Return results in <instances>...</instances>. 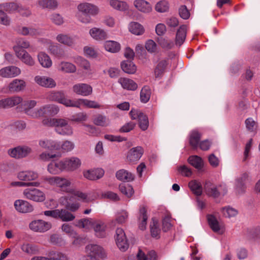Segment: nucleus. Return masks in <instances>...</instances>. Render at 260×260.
<instances>
[{"label": "nucleus", "mask_w": 260, "mask_h": 260, "mask_svg": "<svg viewBox=\"0 0 260 260\" xmlns=\"http://www.w3.org/2000/svg\"><path fill=\"white\" fill-rule=\"evenodd\" d=\"M93 122L95 125L101 126H106L109 123V121L106 117L101 114L95 115Z\"/></svg>", "instance_id": "49"}, {"label": "nucleus", "mask_w": 260, "mask_h": 260, "mask_svg": "<svg viewBox=\"0 0 260 260\" xmlns=\"http://www.w3.org/2000/svg\"><path fill=\"white\" fill-rule=\"evenodd\" d=\"M49 50L51 53L58 57H62L64 56L63 50L58 46L51 45L49 47Z\"/></svg>", "instance_id": "61"}, {"label": "nucleus", "mask_w": 260, "mask_h": 260, "mask_svg": "<svg viewBox=\"0 0 260 260\" xmlns=\"http://www.w3.org/2000/svg\"><path fill=\"white\" fill-rule=\"evenodd\" d=\"M21 70L15 66H9L0 70V75L5 78H12L19 75Z\"/></svg>", "instance_id": "19"}, {"label": "nucleus", "mask_w": 260, "mask_h": 260, "mask_svg": "<svg viewBox=\"0 0 260 260\" xmlns=\"http://www.w3.org/2000/svg\"><path fill=\"white\" fill-rule=\"evenodd\" d=\"M58 70L67 73H73L76 71V67L71 62L61 61L58 65Z\"/></svg>", "instance_id": "35"}, {"label": "nucleus", "mask_w": 260, "mask_h": 260, "mask_svg": "<svg viewBox=\"0 0 260 260\" xmlns=\"http://www.w3.org/2000/svg\"><path fill=\"white\" fill-rule=\"evenodd\" d=\"M95 220L90 218H83L78 221L76 225L80 228H89L92 227V223Z\"/></svg>", "instance_id": "53"}, {"label": "nucleus", "mask_w": 260, "mask_h": 260, "mask_svg": "<svg viewBox=\"0 0 260 260\" xmlns=\"http://www.w3.org/2000/svg\"><path fill=\"white\" fill-rule=\"evenodd\" d=\"M38 175L32 171H22L18 174V178L22 181H31L37 179Z\"/></svg>", "instance_id": "34"}, {"label": "nucleus", "mask_w": 260, "mask_h": 260, "mask_svg": "<svg viewBox=\"0 0 260 260\" xmlns=\"http://www.w3.org/2000/svg\"><path fill=\"white\" fill-rule=\"evenodd\" d=\"M150 229L152 236L156 238H159L160 230L158 227V223L156 220H154L153 219V224L150 225Z\"/></svg>", "instance_id": "56"}, {"label": "nucleus", "mask_w": 260, "mask_h": 260, "mask_svg": "<svg viewBox=\"0 0 260 260\" xmlns=\"http://www.w3.org/2000/svg\"><path fill=\"white\" fill-rule=\"evenodd\" d=\"M134 5L138 10L143 13H149L152 10L151 5L145 0H135Z\"/></svg>", "instance_id": "23"}, {"label": "nucleus", "mask_w": 260, "mask_h": 260, "mask_svg": "<svg viewBox=\"0 0 260 260\" xmlns=\"http://www.w3.org/2000/svg\"><path fill=\"white\" fill-rule=\"evenodd\" d=\"M75 62L78 65L86 70H90V65L88 60L80 56L75 58Z\"/></svg>", "instance_id": "55"}, {"label": "nucleus", "mask_w": 260, "mask_h": 260, "mask_svg": "<svg viewBox=\"0 0 260 260\" xmlns=\"http://www.w3.org/2000/svg\"><path fill=\"white\" fill-rule=\"evenodd\" d=\"M46 181L50 185H54L60 188L62 191L71 192L69 187L71 184V181L68 178L59 176L47 178Z\"/></svg>", "instance_id": "1"}, {"label": "nucleus", "mask_w": 260, "mask_h": 260, "mask_svg": "<svg viewBox=\"0 0 260 260\" xmlns=\"http://www.w3.org/2000/svg\"><path fill=\"white\" fill-rule=\"evenodd\" d=\"M147 219L146 207L145 206H141L139 208L138 217L139 227L140 230L143 231L146 229Z\"/></svg>", "instance_id": "21"}, {"label": "nucleus", "mask_w": 260, "mask_h": 260, "mask_svg": "<svg viewBox=\"0 0 260 260\" xmlns=\"http://www.w3.org/2000/svg\"><path fill=\"white\" fill-rule=\"evenodd\" d=\"M143 153V148L141 146L132 148L127 152L126 160L129 163L135 164L140 159Z\"/></svg>", "instance_id": "10"}, {"label": "nucleus", "mask_w": 260, "mask_h": 260, "mask_svg": "<svg viewBox=\"0 0 260 260\" xmlns=\"http://www.w3.org/2000/svg\"><path fill=\"white\" fill-rule=\"evenodd\" d=\"M20 7L15 3H5L0 5V9H2L8 13L18 12Z\"/></svg>", "instance_id": "33"}, {"label": "nucleus", "mask_w": 260, "mask_h": 260, "mask_svg": "<svg viewBox=\"0 0 260 260\" xmlns=\"http://www.w3.org/2000/svg\"><path fill=\"white\" fill-rule=\"evenodd\" d=\"M39 145L41 148L49 150H60V143L51 139H43L39 140Z\"/></svg>", "instance_id": "17"}, {"label": "nucleus", "mask_w": 260, "mask_h": 260, "mask_svg": "<svg viewBox=\"0 0 260 260\" xmlns=\"http://www.w3.org/2000/svg\"><path fill=\"white\" fill-rule=\"evenodd\" d=\"M34 80L39 85L45 87L52 88L56 86L55 81L51 78L44 76H36Z\"/></svg>", "instance_id": "15"}, {"label": "nucleus", "mask_w": 260, "mask_h": 260, "mask_svg": "<svg viewBox=\"0 0 260 260\" xmlns=\"http://www.w3.org/2000/svg\"><path fill=\"white\" fill-rule=\"evenodd\" d=\"M23 194L27 199L35 202H43L45 200L44 193L36 188L25 189L23 191Z\"/></svg>", "instance_id": "6"}, {"label": "nucleus", "mask_w": 260, "mask_h": 260, "mask_svg": "<svg viewBox=\"0 0 260 260\" xmlns=\"http://www.w3.org/2000/svg\"><path fill=\"white\" fill-rule=\"evenodd\" d=\"M3 9H0V23L8 26L10 24L11 20Z\"/></svg>", "instance_id": "60"}, {"label": "nucleus", "mask_w": 260, "mask_h": 260, "mask_svg": "<svg viewBox=\"0 0 260 260\" xmlns=\"http://www.w3.org/2000/svg\"><path fill=\"white\" fill-rule=\"evenodd\" d=\"M128 217V213L126 210H122L118 213L116 221L120 224L124 223L126 222Z\"/></svg>", "instance_id": "58"}, {"label": "nucleus", "mask_w": 260, "mask_h": 260, "mask_svg": "<svg viewBox=\"0 0 260 260\" xmlns=\"http://www.w3.org/2000/svg\"><path fill=\"white\" fill-rule=\"evenodd\" d=\"M26 83L23 80L15 79L9 85V90L11 92H19L23 90Z\"/></svg>", "instance_id": "26"}, {"label": "nucleus", "mask_w": 260, "mask_h": 260, "mask_svg": "<svg viewBox=\"0 0 260 260\" xmlns=\"http://www.w3.org/2000/svg\"><path fill=\"white\" fill-rule=\"evenodd\" d=\"M169 9V4L165 0L160 1L156 3L155 10L159 13L167 12Z\"/></svg>", "instance_id": "51"}, {"label": "nucleus", "mask_w": 260, "mask_h": 260, "mask_svg": "<svg viewBox=\"0 0 260 260\" xmlns=\"http://www.w3.org/2000/svg\"><path fill=\"white\" fill-rule=\"evenodd\" d=\"M51 21L57 25H60L64 23L63 18L59 14L54 13L50 16Z\"/></svg>", "instance_id": "63"}, {"label": "nucleus", "mask_w": 260, "mask_h": 260, "mask_svg": "<svg viewBox=\"0 0 260 260\" xmlns=\"http://www.w3.org/2000/svg\"><path fill=\"white\" fill-rule=\"evenodd\" d=\"M47 98L51 101H55L62 104L66 107H72L73 100L67 98L66 95L61 91H52L48 93Z\"/></svg>", "instance_id": "4"}, {"label": "nucleus", "mask_w": 260, "mask_h": 260, "mask_svg": "<svg viewBox=\"0 0 260 260\" xmlns=\"http://www.w3.org/2000/svg\"><path fill=\"white\" fill-rule=\"evenodd\" d=\"M94 230L95 235L100 238H104L106 236V224L102 220H95L92 223V227Z\"/></svg>", "instance_id": "16"}, {"label": "nucleus", "mask_w": 260, "mask_h": 260, "mask_svg": "<svg viewBox=\"0 0 260 260\" xmlns=\"http://www.w3.org/2000/svg\"><path fill=\"white\" fill-rule=\"evenodd\" d=\"M188 162L198 169H201L203 166V162L202 158L197 156L193 155L188 158Z\"/></svg>", "instance_id": "48"}, {"label": "nucleus", "mask_w": 260, "mask_h": 260, "mask_svg": "<svg viewBox=\"0 0 260 260\" xmlns=\"http://www.w3.org/2000/svg\"><path fill=\"white\" fill-rule=\"evenodd\" d=\"M158 43L161 47L166 49H170L174 46V43L172 41L162 38L158 40Z\"/></svg>", "instance_id": "64"}, {"label": "nucleus", "mask_w": 260, "mask_h": 260, "mask_svg": "<svg viewBox=\"0 0 260 260\" xmlns=\"http://www.w3.org/2000/svg\"><path fill=\"white\" fill-rule=\"evenodd\" d=\"M78 11L82 14H86L94 16L99 13L98 7L91 3H82L78 5L77 7Z\"/></svg>", "instance_id": "12"}, {"label": "nucleus", "mask_w": 260, "mask_h": 260, "mask_svg": "<svg viewBox=\"0 0 260 260\" xmlns=\"http://www.w3.org/2000/svg\"><path fill=\"white\" fill-rule=\"evenodd\" d=\"M168 65V60L164 59L160 61L154 70L155 77L161 76L164 73Z\"/></svg>", "instance_id": "45"}, {"label": "nucleus", "mask_w": 260, "mask_h": 260, "mask_svg": "<svg viewBox=\"0 0 260 260\" xmlns=\"http://www.w3.org/2000/svg\"><path fill=\"white\" fill-rule=\"evenodd\" d=\"M38 57L40 63L43 67L49 68L52 66V61L50 57L45 53L40 52Z\"/></svg>", "instance_id": "37"}, {"label": "nucleus", "mask_w": 260, "mask_h": 260, "mask_svg": "<svg viewBox=\"0 0 260 260\" xmlns=\"http://www.w3.org/2000/svg\"><path fill=\"white\" fill-rule=\"evenodd\" d=\"M53 126L55 131L60 135H70L73 133L71 127L67 120L62 118H54Z\"/></svg>", "instance_id": "2"}, {"label": "nucleus", "mask_w": 260, "mask_h": 260, "mask_svg": "<svg viewBox=\"0 0 260 260\" xmlns=\"http://www.w3.org/2000/svg\"><path fill=\"white\" fill-rule=\"evenodd\" d=\"M110 5L114 9L124 11L128 9V7L125 2L118 0H110Z\"/></svg>", "instance_id": "46"}, {"label": "nucleus", "mask_w": 260, "mask_h": 260, "mask_svg": "<svg viewBox=\"0 0 260 260\" xmlns=\"http://www.w3.org/2000/svg\"><path fill=\"white\" fill-rule=\"evenodd\" d=\"M75 216L66 209L59 210L58 218L62 221H70L73 220Z\"/></svg>", "instance_id": "40"}, {"label": "nucleus", "mask_w": 260, "mask_h": 260, "mask_svg": "<svg viewBox=\"0 0 260 260\" xmlns=\"http://www.w3.org/2000/svg\"><path fill=\"white\" fill-rule=\"evenodd\" d=\"M119 189L120 192L127 198L131 197L134 193L133 188L129 184L121 183L119 186Z\"/></svg>", "instance_id": "47"}, {"label": "nucleus", "mask_w": 260, "mask_h": 260, "mask_svg": "<svg viewBox=\"0 0 260 260\" xmlns=\"http://www.w3.org/2000/svg\"><path fill=\"white\" fill-rule=\"evenodd\" d=\"M223 215L226 217H232L237 215L238 211L234 208L231 207H224L221 209Z\"/></svg>", "instance_id": "57"}, {"label": "nucleus", "mask_w": 260, "mask_h": 260, "mask_svg": "<svg viewBox=\"0 0 260 260\" xmlns=\"http://www.w3.org/2000/svg\"><path fill=\"white\" fill-rule=\"evenodd\" d=\"M118 82L125 89L129 90H135L137 87V84L133 80L126 78H120Z\"/></svg>", "instance_id": "28"}, {"label": "nucleus", "mask_w": 260, "mask_h": 260, "mask_svg": "<svg viewBox=\"0 0 260 260\" xmlns=\"http://www.w3.org/2000/svg\"><path fill=\"white\" fill-rule=\"evenodd\" d=\"M116 242L119 249L122 251H126L128 248L125 233L121 228H117L116 231Z\"/></svg>", "instance_id": "9"}, {"label": "nucleus", "mask_w": 260, "mask_h": 260, "mask_svg": "<svg viewBox=\"0 0 260 260\" xmlns=\"http://www.w3.org/2000/svg\"><path fill=\"white\" fill-rule=\"evenodd\" d=\"M104 174V171L102 169L88 170L84 172V176L91 180H95L102 178Z\"/></svg>", "instance_id": "25"}, {"label": "nucleus", "mask_w": 260, "mask_h": 260, "mask_svg": "<svg viewBox=\"0 0 260 260\" xmlns=\"http://www.w3.org/2000/svg\"><path fill=\"white\" fill-rule=\"evenodd\" d=\"M151 91L149 87L144 86L141 90L140 93V99L143 103L147 102L150 97Z\"/></svg>", "instance_id": "54"}, {"label": "nucleus", "mask_w": 260, "mask_h": 260, "mask_svg": "<svg viewBox=\"0 0 260 260\" xmlns=\"http://www.w3.org/2000/svg\"><path fill=\"white\" fill-rule=\"evenodd\" d=\"M82 105L89 108L98 109L101 107L100 105L95 101L81 99L73 101L72 107L79 108Z\"/></svg>", "instance_id": "22"}, {"label": "nucleus", "mask_w": 260, "mask_h": 260, "mask_svg": "<svg viewBox=\"0 0 260 260\" xmlns=\"http://www.w3.org/2000/svg\"><path fill=\"white\" fill-rule=\"evenodd\" d=\"M60 150L62 152H69L74 149V144L72 142L67 140L63 142L61 145L60 144Z\"/></svg>", "instance_id": "59"}, {"label": "nucleus", "mask_w": 260, "mask_h": 260, "mask_svg": "<svg viewBox=\"0 0 260 260\" xmlns=\"http://www.w3.org/2000/svg\"><path fill=\"white\" fill-rule=\"evenodd\" d=\"M65 169L73 171L80 166V160L77 157H71L63 160Z\"/></svg>", "instance_id": "27"}, {"label": "nucleus", "mask_w": 260, "mask_h": 260, "mask_svg": "<svg viewBox=\"0 0 260 260\" xmlns=\"http://www.w3.org/2000/svg\"><path fill=\"white\" fill-rule=\"evenodd\" d=\"M177 171L181 175L187 177L190 176L192 174L191 169L185 165H182L178 167Z\"/></svg>", "instance_id": "62"}, {"label": "nucleus", "mask_w": 260, "mask_h": 260, "mask_svg": "<svg viewBox=\"0 0 260 260\" xmlns=\"http://www.w3.org/2000/svg\"><path fill=\"white\" fill-rule=\"evenodd\" d=\"M56 40L59 43L69 46H72L74 44L73 39L67 35H58L56 37Z\"/></svg>", "instance_id": "50"}, {"label": "nucleus", "mask_w": 260, "mask_h": 260, "mask_svg": "<svg viewBox=\"0 0 260 260\" xmlns=\"http://www.w3.org/2000/svg\"><path fill=\"white\" fill-rule=\"evenodd\" d=\"M208 220L210 228L214 232H218L220 230L219 222L215 216L209 215Z\"/></svg>", "instance_id": "52"}, {"label": "nucleus", "mask_w": 260, "mask_h": 260, "mask_svg": "<svg viewBox=\"0 0 260 260\" xmlns=\"http://www.w3.org/2000/svg\"><path fill=\"white\" fill-rule=\"evenodd\" d=\"M117 178L123 181H131L135 178V175L125 170H120L116 174Z\"/></svg>", "instance_id": "31"}, {"label": "nucleus", "mask_w": 260, "mask_h": 260, "mask_svg": "<svg viewBox=\"0 0 260 260\" xmlns=\"http://www.w3.org/2000/svg\"><path fill=\"white\" fill-rule=\"evenodd\" d=\"M73 90L77 94L88 96L92 92V87L85 83H78L73 86Z\"/></svg>", "instance_id": "14"}, {"label": "nucleus", "mask_w": 260, "mask_h": 260, "mask_svg": "<svg viewBox=\"0 0 260 260\" xmlns=\"http://www.w3.org/2000/svg\"><path fill=\"white\" fill-rule=\"evenodd\" d=\"M85 251L88 256L85 259H90V257L96 258V257L105 258L107 256L103 248L96 244L87 245Z\"/></svg>", "instance_id": "5"}, {"label": "nucleus", "mask_w": 260, "mask_h": 260, "mask_svg": "<svg viewBox=\"0 0 260 260\" xmlns=\"http://www.w3.org/2000/svg\"><path fill=\"white\" fill-rule=\"evenodd\" d=\"M65 170L63 160L59 161H53L48 166V171L52 174H58L59 172Z\"/></svg>", "instance_id": "24"}, {"label": "nucleus", "mask_w": 260, "mask_h": 260, "mask_svg": "<svg viewBox=\"0 0 260 260\" xmlns=\"http://www.w3.org/2000/svg\"><path fill=\"white\" fill-rule=\"evenodd\" d=\"M202 134L197 130L192 131L189 136V144L193 149H197L201 138Z\"/></svg>", "instance_id": "32"}, {"label": "nucleus", "mask_w": 260, "mask_h": 260, "mask_svg": "<svg viewBox=\"0 0 260 260\" xmlns=\"http://www.w3.org/2000/svg\"><path fill=\"white\" fill-rule=\"evenodd\" d=\"M105 49L112 53L118 52L120 50V45L114 41H107L104 43Z\"/></svg>", "instance_id": "38"}, {"label": "nucleus", "mask_w": 260, "mask_h": 260, "mask_svg": "<svg viewBox=\"0 0 260 260\" xmlns=\"http://www.w3.org/2000/svg\"><path fill=\"white\" fill-rule=\"evenodd\" d=\"M51 224L43 220H35L31 221L29 225V228L36 232L44 233L51 228Z\"/></svg>", "instance_id": "8"}, {"label": "nucleus", "mask_w": 260, "mask_h": 260, "mask_svg": "<svg viewBox=\"0 0 260 260\" xmlns=\"http://www.w3.org/2000/svg\"><path fill=\"white\" fill-rule=\"evenodd\" d=\"M122 70L127 74H134L137 70L136 65L132 60L123 61L121 63Z\"/></svg>", "instance_id": "36"}, {"label": "nucleus", "mask_w": 260, "mask_h": 260, "mask_svg": "<svg viewBox=\"0 0 260 260\" xmlns=\"http://www.w3.org/2000/svg\"><path fill=\"white\" fill-rule=\"evenodd\" d=\"M130 115L133 119H138L139 125L142 131L147 129L149 125V121L147 116L141 111L132 110Z\"/></svg>", "instance_id": "7"}, {"label": "nucleus", "mask_w": 260, "mask_h": 260, "mask_svg": "<svg viewBox=\"0 0 260 260\" xmlns=\"http://www.w3.org/2000/svg\"><path fill=\"white\" fill-rule=\"evenodd\" d=\"M38 5L43 9H55L58 6L56 0H39Z\"/></svg>", "instance_id": "39"}, {"label": "nucleus", "mask_w": 260, "mask_h": 260, "mask_svg": "<svg viewBox=\"0 0 260 260\" xmlns=\"http://www.w3.org/2000/svg\"><path fill=\"white\" fill-rule=\"evenodd\" d=\"M31 152V149L26 146H18L9 150V154L16 158H23L26 156Z\"/></svg>", "instance_id": "13"}, {"label": "nucleus", "mask_w": 260, "mask_h": 260, "mask_svg": "<svg viewBox=\"0 0 260 260\" xmlns=\"http://www.w3.org/2000/svg\"><path fill=\"white\" fill-rule=\"evenodd\" d=\"M89 34L94 40L102 41L106 39V31L100 28L93 27L89 30Z\"/></svg>", "instance_id": "29"}, {"label": "nucleus", "mask_w": 260, "mask_h": 260, "mask_svg": "<svg viewBox=\"0 0 260 260\" xmlns=\"http://www.w3.org/2000/svg\"><path fill=\"white\" fill-rule=\"evenodd\" d=\"M186 36V26L182 25L178 29L176 36V44L180 46L184 42Z\"/></svg>", "instance_id": "30"}, {"label": "nucleus", "mask_w": 260, "mask_h": 260, "mask_svg": "<svg viewBox=\"0 0 260 260\" xmlns=\"http://www.w3.org/2000/svg\"><path fill=\"white\" fill-rule=\"evenodd\" d=\"M14 206L17 211L21 213L30 212L33 210L32 206L27 201L22 200H16Z\"/></svg>", "instance_id": "20"}, {"label": "nucleus", "mask_w": 260, "mask_h": 260, "mask_svg": "<svg viewBox=\"0 0 260 260\" xmlns=\"http://www.w3.org/2000/svg\"><path fill=\"white\" fill-rule=\"evenodd\" d=\"M156 253L154 251H151L148 253V255L140 249H139L137 255V260H156Z\"/></svg>", "instance_id": "41"}, {"label": "nucleus", "mask_w": 260, "mask_h": 260, "mask_svg": "<svg viewBox=\"0 0 260 260\" xmlns=\"http://www.w3.org/2000/svg\"><path fill=\"white\" fill-rule=\"evenodd\" d=\"M59 111L58 107L54 105L49 104L41 107L36 111L33 112L31 116L37 118L42 116H53Z\"/></svg>", "instance_id": "3"}, {"label": "nucleus", "mask_w": 260, "mask_h": 260, "mask_svg": "<svg viewBox=\"0 0 260 260\" xmlns=\"http://www.w3.org/2000/svg\"><path fill=\"white\" fill-rule=\"evenodd\" d=\"M222 189L221 185L216 186L210 182H206L205 185V190L206 194L214 198H218L221 193L224 194L226 193V190L222 192Z\"/></svg>", "instance_id": "11"}, {"label": "nucleus", "mask_w": 260, "mask_h": 260, "mask_svg": "<svg viewBox=\"0 0 260 260\" xmlns=\"http://www.w3.org/2000/svg\"><path fill=\"white\" fill-rule=\"evenodd\" d=\"M15 54L17 57L26 65L29 66L34 65V60L26 50L16 48Z\"/></svg>", "instance_id": "18"}, {"label": "nucleus", "mask_w": 260, "mask_h": 260, "mask_svg": "<svg viewBox=\"0 0 260 260\" xmlns=\"http://www.w3.org/2000/svg\"><path fill=\"white\" fill-rule=\"evenodd\" d=\"M188 186L192 192L197 196H201L202 193V187L200 183L196 180L189 182Z\"/></svg>", "instance_id": "44"}, {"label": "nucleus", "mask_w": 260, "mask_h": 260, "mask_svg": "<svg viewBox=\"0 0 260 260\" xmlns=\"http://www.w3.org/2000/svg\"><path fill=\"white\" fill-rule=\"evenodd\" d=\"M129 29L132 33L136 35H141L144 31L143 26L136 22H132L129 24Z\"/></svg>", "instance_id": "43"}, {"label": "nucleus", "mask_w": 260, "mask_h": 260, "mask_svg": "<svg viewBox=\"0 0 260 260\" xmlns=\"http://www.w3.org/2000/svg\"><path fill=\"white\" fill-rule=\"evenodd\" d=\"M21 250L28 255L37 254L39 251L38 248L32 244L24 243L21 246Z\"/></svg>", "instance_id": "42"}]
</instances>
